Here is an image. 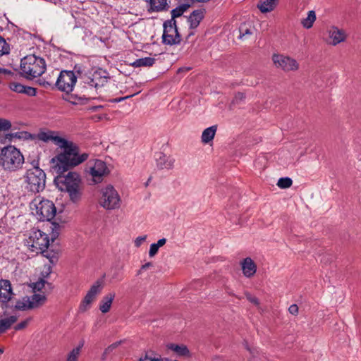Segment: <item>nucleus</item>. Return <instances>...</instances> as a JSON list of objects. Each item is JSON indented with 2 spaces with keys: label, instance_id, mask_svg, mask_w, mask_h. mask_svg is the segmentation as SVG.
I'll list each match as a JSON object with an SVG mask.
<instances>
[{
  "label": "nucleus",
  "instance_id": "obj_46",
  "mask_svg": "<svg viewBox=\"0 0 361 361\" xmlns=\"http://www.w3.org/2000/svg\"><path fill=\"white\" fill-rule=\"evenodd\" d=\"M159 248V247L155 243L152 244L150 245V248H149V257H152L154 256L157 253Z\"/></svg>",
  "mask_w": 361,
  "mask_h": 361
},
{
  "label": "nucleus",
  "instance_id": "obj_35",
  "mask_svg": "<svg viewBox=\"0 0 361 361\" xmlns=\"http://www.w3.org/2000/svg\"><path fill=\"white\" fill-rule=\"evenodd\" d=\"M9 50V45L6 43V40L0 36V56L8 54Z\"/></svg>",
  "mask_w": 361,
  "mask_h": 361
},
{
  "label": "nucleus",
  "instance_id": "obj_38",
  "mask_svg": "<svg viewBox=\"0 0 361 361\" xmlns=\"http://www.w3.org/2000/svg\"><path fill=\"white\" fill-rule=\"evenodd\" d=\"M11 128V123L4 118H0V130H8Z\"/></svg>",
  "mask_w": 361,
  "mask_h": 361
},
{
  "label": "nucleus",
  "instance_id": "obj_17",
  "mask_svg": "<svg viewBox=\"0 0 361 361\" xmlns=\"http://www.w3.org/2000/svg\"><path fill=\"white\" fill-rule=\"evenodd\" d=\"M241 269L244 276L251 278L257 271V265L250 257H246L240 262Z\"/></svg>",
  "mask_w": 361,
  "mask_h": 361
},
{
  "label": "nucleus",
  "instance_id": "obj_31",
  "mask_svg": "<svg viewBox=\"0 0 361 361\" xmlns=\"http://www.w3.org/2000/svg\"><path fill=\"white\" fill-rule=\"evenodd\" d=\"M316 20V14L314 11H310L308 12L307 18L302 20L301 23L302 26L307 29H310L312 27L314 22Z\"/></svg>",
  "mask_w": 361,
  "mask_h": 361
},
{
  "label": "nucleus",
  "instance_id": "obj_32",
  "mask_svg": "<svg viewBox=\"0 0 361 361\" xmlns=\"http://www.w3.org/2000/svg\"><path fill=\"white\" fill-rule=\"evenodd\" d=\"M190 7V5L188 4H183L180 5L179 6L175 8L171 11V19L175 20L176 18L181 16L185 11L188 10Z\"/></svg>",
  "mask_w": 361,
  "mask_h": 361
},
{
  "label": "nucleus",
  "instance_id": "obj_9",
  "mask_svg": "<svg viewBox=\"0 0 361 361\" xmlns=\"http://www.w3.org/2000/svg\"><path fill=\"white\" fill-rule=\"evenodd\" d=\"M78 78V74L74 68L73 71H61L54 85L59 90L68 94L73 90Z\"/></svg>",
  "mask_w": 361,
  "mask_h": 361
},
{
  "label": "nucleus",
  "instance_id": "obj_25",
  "mask_svg": "<svg viewBox=\"0 0 361 361\" xmlns=\"http://www.w3.org/2000/svg\"><path fill=\"white\" fill-rule=\"evenodd\" d=\"M279 0H261L257 4V8L262 13L272 11L277 5Z\"/></svg>",
  "mask_w": 361,
  "mask_h": 361
},
{
  "label": "nucleus",
  "instance_id": "obj_51",
  "mask_svg": "<svg viewBox=\"0 0 361 361\" xmlns=\"http://www.w3.org/2000/svg\"><path fill=\"white\" fill-rule=\"evenodd\" d=\"M166 242V238H161V239H159L157 243H155L159 247H162L163 245H165Z\"/></svg>",
  "mask_w": 361,
  "mask_h": 361
},
{
  "label": "nucleus",
  "instance_id": "obj_3",
  "mask_svg": "<svg viewBox=\"0 0 361 361\" xmlns=\"http://www.w3.org/2000/svg\"><path fill=\"white\" fill-rule=\"evenodd\" d=\"M60 134L59 131L47 129V135L42 137L45 140V143L51 142L61 149V153L54 158H77L80 152L78 145L61 136Z\"/></svg>",
  "mask_w": 361,
  "mask_h": 361
},
{
  "label": "nucleus",
  "instance_id": "obj_34",
  "mask_svg": "<svg viewBox=\"0 0 361 361\" xmlns=\"http://www.w3.org/2000/svg\"><path fill=\"white\" fill-rule=\"evenodd\" d=\"M292 179L288 177L280 178L277 182V186L282 189L288 188L292 185Z\"/></svg>",
  "mask_w": 361,
  "mask_h": 361
},
{
  "label": "nucleus",
  "instance_id": "obj_21",
  "mask_svg": "<svg viewBox=\"0 0 361 361\" xmlns=\"http://www.w3.org/2000/svg\"><path fill=\"white\" fill-rule=\"evenodd\" d=\"M47 301V297L44 294L35 293L28 296L30 310L37 309L42 306Z\"/></svg>",
  "mask_w": 361,
  "mask_h": 361
},
{
  "label": "nucleus",
  "instance_id": "obj_14",
  "mask_svg": "<svg viewBox=\"0 0 361 361\" xmlns=\"http://www.w3.org/2000/svg\"><path fill=\"white\" fill-rule=\"evenodd\" d=\"M13 295L11 282L8 280H0V303L2 307L6 308Z\"/></svg>",
  "mask_w": 361,
  "mask_h": 361
},
{
  "label": "nucleus",
  "instance_id": "obj_40",
  "mask_svg": "<svg viewBox=\"0 0 361 361\" xmlns=\"http://www.w3.org/2000/svg\"><path fill=\"white\" fill-rule=\"evenodd\" d=\"M46 283L47 282L44 279H40L39 281L33 283L32 288L35 291H40L44 288Z\"/></svg>",
  "mask_w": 361,
  "mask_h": 361
},
{
  "label": "nucleus",
  "instance_id": "obj_42",
  "mask_svg": "<svg viewBox=\"0 0 361 361\" xmlns=\"http://www.w3.org/2000/svg\"><path fill=\"white\" fill-rule=\"evenodd\" d=\"M122 343V341H116L110 345H109L104 352V355H108L111 352H112L114 349H116L121 343Z\"/></svg>",
  "mask_w": 361,
  "mask_h": 361
},
{
  "label": "nucleus",
  "instance_id": "obj_48",
  "mask_svg": "<svg viewBox=\"0 0 361 361\" xmlns=\"http://www.w3.org/2000/svg\"><path fill=\"white\" fill-rule=\"evenodd\" d=\"M289 312L293 315H297L298 314V307L296 304L291 305L288 308Z\"/></svg>",
  "mask_w": 361,
  "mask_h": 361
},
{
  "label": "nucleus",
  "instance_id": "obj_6",
  "mask_svg": "<svg viewBox=\"0 0 361 361\" xmlns=\"http://www.w3.org/2000/svg\"><path fill=\"white\" fill-rule=\"evenodd\" d=\"M31 209L35 211L39 221H51L56 215V209L54 204L39 197L34 199L31 203Z\"/></svg>",
  "mask_w": 361,
  "mask_h": 361
},
{
  "label": "nucleus",
  "instance_id": "obj_44",
  "mask_svg": "<svg viewBox=\"0 0 361 361\" xmlns=\"http://www.w3.org/2000/svg\"><path fill=\"white\" fill-rule=\"evenodd\" d=\"M245 296H246V298L252 303H253L254 305H259V300L255 297V296H252L250 293L248 292H246L245 293Z\"/></svg>",
  "mask_w": 361,
  "mask_h": 361
},
{
  "label": "nucleus",
  "instance_id": "obj_7",
  "mask_svg": "<svg viewBox=\"0 0 361 361\" xmlns=\"http://www.w3.org/2000/svg\"><path fill=\"white\" fill-rule=\"evenodd\" d=\"M99 204L106 210H114L120 208L121 199L114 186L108 185L100 190Z\"/></svg>",
  "mask_w": 361,
  "mask_h": 361
},
{
  "label": "nucleus",
  "instance_id": "obj_47",
  "mask_svg": "<svg viewBox=\"0 0 361 361\" xmlns=\"http://www.w3.org/2000/svg\"><path fill=\"white\" fill-rule=\"evenodd\" d=\"M245 98V94L243 92H238L235 94L233 102L238 103L240 101H243Z\"/></svg>",
  "mask_w": 361,
  "mask_h": 361
},
{
  "label": "nucleus",
  "instance_id": "obj_28",
  "mask_svg": "<svg viewBox=\"0 0 361 361\" xmlns=\"http://www.w3.org/2000/svg\"><path fill=\"white\" fill-rule=\"evenodd\" d=\"M216 130L217 126H212L204 129L202 133V142L205 144L211 142L214 139Z\"/></svg>",
  "mask_w": 361,
  "mask_h": 361
},
{
  "label": "nucleus",
  "instance_id": "obj_33",
  "mask_svg": "<svg viewBox=\"0 0 361 361\" xmlns=\"http://www.w3.org/2000/svg\"><path fill=\"white\" fill-rule=\"evenodd\" d=\"M156 164L159 169H169L173 166L172 159H156Z\"/></svg>",
  "mask_w": 361,
  "mask_h": 361
},
{
  "label": "nucleus",
  "instance_id": "obj_61",
  "mask_svg": "<svg viewBox=\"0 0 361 361\" xmlns=\"http://www.w3.org/2000/svg\"><path fill=\"white\" fill-rule=\"evenodd\" d=\"M229 294H230L231 295H234V296H235V295H234L233 293H232V292H230V293H229ZM235 297H236L237 298H239V299H240V298H239V297H238V296H236V295H235Z\"/></svg>",
  "mask_w": 361,
  "mask_h": 361
},
{
  "label": "nucleus",
  "instance_id": "obj_64",
  "mask_svg": "<svg viewBox=\"0 0 361 361\" xmlns=\"http://www.w3.org/2000/svg\"><path fill=\"white\" fill-rule=\"evenodd\" d=\"M150 180H151V178H148V180H147V182L146 185H147V184H148V182H149Z\"/></svg>",
  "mask_w": 361,
  "mask_h": 361
},
{
  "label": "nucleus",
  "instance_id": "obj_16",
  "mask_svg": "<svg viewBox=\"0 0 361 361\" xmlns=\"http://www.w3.org/2000/svg\"><path fill=\"white\" fill-rule=\"evenodd\" d=\"M329 37L331 39L330 44L336 46L346 39L347 35L345 32L337 27H331L329 30Z\"/></svg>",
  "mask_w": 361,
  "mask_h": 361
},
{
  "label": "nucleus",
  "instance_id": "obj_36",
  "mask_svg": "<svg viewBox=\"0 0 361 361\" xmlns=\"http://www.w3.org/2000/svg\"><path fill=\"white\" fill-rule=\"evenodd\" d=\"M80 353L79 348H73L68 355L66 361H77Z\"/></svg>",
  "mask_w": 361,
  "mask_h": 361
},
{
  "label": "nucleus",
  "instance_id": "obj_11",
  "mask_svg": "<svg viewBox=\"0 0 361 361\" xmlns=\"http://www.w3.org/2000/svg\"><path fill=\"white\" fill-rule=\"evenodd\" d=\"M271 59L275 67L284 72H295L299 69V63L295 59L290 56L280 54H274Z\"/></svg>",
  "mask_w": 361,
  "mask_h": 361
},
{
  "label": "nucleus",
  "instance_id": "obj_37",
  "mask_svg": "<svg viewBox=\"0 0 361 361\" xmlns=\"http://www.w3.org/2000/svg\"><path fill=\"white\" fill-rule=\"evenodd\" d=\"M9 87L13 92H16L18 93H23V90L24 89V85L19 82H13L10 83Z\"/></svg>",
  "mask_w": 361,
  "mask_h": 361
},
{
  "label": "nucleus",
  "instance_id": "obj_53",
  "mask_svg": "<svg viewBox=\"0 0 361 361\" xmlns=\"http://www.w3.org/2000/svg\"><path fill=\"white\" fill-rule=\"evenodd\" d=\"M153 264L152 262H147V263H145V264H143L142 267H141V270H146L148 268L152 267Z\"/></svg>",
  "mask_w": 361,
  "mask_h": 361
},
{
  "label": "nucleus",
  "instance_id": "obj_10",
  "mask_svg": "<svg viewBox=\"0 0 361 361\" xmlns=\"http://www.w3.org/2000/svg\"><path fill=\"white\" fill-rule=\"evenodd\" d=\"M163 43L167 45H174L180 43L181 37L178 32L176 21L167 20L164 23Z\"/></svg>",
  "mask_w": 361,
  "mask_h": 361
},
{
  "label": "nucleus",
  "instance_id": "obj_43",
  "mask_svg": "<svg viewBox=\"0 0 361 361\" xmlns=\"http://www.w3.org/2000/svg\"><path fill=\"white\" fill-rule=\"evenodd\" d=\"M54 82L50 81H46L44 79H39V84L44 87L48 88V87H52L54 88L55 87Z\"/></svg>",
  "mask_w": 361,
  "mask_h": 361
},
{
  "label": "nucleus",
  "instance_id": "obj_57",
  "mask_svg": "<svg viewBox=\"0 0 361 361\" xmlns=\"http://www.w3.org/2000/svg\"><path fill=\"white\" fill-rule=\"evenodd\" d=\"M88 157V154H86V153H83L82 154H80L78 156H77V158H87Z\"/></svg>",
  "mask_w": 361,
  "mask_h": 361
},
{
  "label": "nucleus",
  "instance_id": "obj_52",
  "mask_svg": "<svg viewBox=\"0 0 361 361\" xmlns=\"http://www.w3.org/2000/svg\"><path fill=\"white\" fill-rule=\"evenodd\" d=\"M135 94H131V95L123 97L116 98V99H114V102H120L123 101V100H125V99H126L128 98L132 97Z\"/></svg>",
  "mask_w": 361,
  "mask_h": 361
},
{
  "label": "nucleus",
  "instance_id": "obj_39",
  "mask_svg": "<svg viewBox=\"0 0 361 361\" xmlns=\"http://www.w3.org/2000/svg\"><path fill=\"white\" fill-rule=\"evenodd\" d=\"M279 165H281L283 169H291L295 166V162L288 161V159H279Z\"/></svg>",
  "mask_w": 361,
  "mask_h": 361
},
{
  "label": "nucleus",
  "instance_id": "obj_63",
  "mask_svg": "<svg viewBox=\"0 0 361 361\" xmlns=\"http://www.w3.org/2000/svg\"><path fill=\"white\" fill-rule=\"evenodd\" d=\"M3 352H4V351H3V350H1V349L0 348V354H2V353H3Z\"/></svg>",
  "mask_w": 361,
  "mask_h": 361
},
{
  "label": "nucleus",
  "instance_id": "obj_29",
  "mask_svg": "<svg viewBox=\"0 0 361 361\" xmlns=\"http://www.w3.org/2000/svg\"><path fill=\"white\" fill-rule=\"evenodd\" d=\"M18 319L14 315L9 316L4 319H0V334L4 333L6 330L13 324Z\"/></svg>",
  "mask_w": 361,
  "mask_h": 361
},
{
  "label": "nucleus",
  "instance_id": "obj_2",
  "mask_svg": "<svg viewBox=\"0 0 361 361\" xmlns=\"http://www.w3.org/2000/svg\"><path fill=\"white\" fill-rule=\"evenodd\" d=\"M85 159H51V169L57 175L59 183L61 184V190H66L73 202H77L81 197V180L80 176L73 172H69L67 176L61 175L78 166Z\"/></svg>",
  "mask_w": 361,
  "mask_h": 361
},
{
  "label": "nucleus",
  "instance_id": "obj_19",
  "mask_svg": "<svg viewBox=\"0 0 361 361\" xmlns=\"http://www.w3.org/2000/svg\"><path fill=\"white\" fill-rule=\"evenodd\" d=\"M25 159H0V166L5 170L14 171L20 169Z\"/></svg>",
  "mask_w": 361,
  "mask_h": 361
},
{
  "label": "nucleus",
  "instance_id": "obj_22",
  "mask_svg": "<svg viewBox=\"0 0 361 361\" xmlns=\"http://www.w3.org/2000/svg\"><path fill=\"white\" fill-rule=\"evenodd\" d=\"M116 293L111 292L104 295L100 301L99 310L102 313H107L109 312L113 300H114Z\"/></svg>",
  "mask_w": 361,
  "mask_h": 361
},
{
  "label": "nucleus",
  "instance_id": "obj_27",
  "mask_svg": "<svg viewBox=\"0 0 361 361\" xmlns=\"http://www.w3.org/2000/svg\"><path fill=\"white\" fill-rule=\"evenodd\" d=\"M255 27L250 23H243L239 27V38L243 39L252 35L254 32Z\"/></svg>",
  "mask_w": 361,
  "mask_h": 361
},
{
  "label": "nucleus",
  "instance_id": "obj_62",
  "mask_svg": "<svg viewBox=\"0 0 361 361\" xmlns=\"http://www.w3.org/2000/svg\"><path fill=\"white\" fill-rule=\"evenodd\" d=\"M53 225L54 226V228L56 227V226H59V224L54 223Z\"/></svg>",
  "mask_w": 361,
  "mask_h": 361
},
{
  "label": "nucleus",
  "instance_id": "obj_41",
  "mask_svg": "<svg viewBox=\"0 0 361 361\" xmlns=\"http://www.w3.org/2000/svg\"><path fill=\"white\" fill-rule=\"evenodd\" d=\"M23 93L32 97L36 95L37 90L35 87L24 85Z\"/></svg>",
  "mask_w": 361,
  "mask_h": 361
},
{
  "label": "nucleus",
  "instance_id": "obj_59",
  "mask_svg": "<svg viewBox=\"0 0 361 361\" xmlns=\"http://www.w3.org/2000/svg\"><path fill=\"white\" fill-rule=\"evenodd\" d=\"M58 235H59V233H55L54 232H53V235H52V236H51V240H52V241H54V239L58 236Z\"/></svg>",
  "mask_w": 361,
  "mask_h": 361
},
{
  "label": "nucleus",
  "instance_id": "obj_8",
  "mask_svg": "<svg viewBox=\"0 0 361 361\" xmlns=\"http://www.w3.org/2000/svg\"><path fill=\"white\" fill-rule=\"evenodd\" d=\"M27 245L32 252L43 254L50 243L49 235L40 230H32L27 240Z\"/></svg>",
  "mask_w": 361,
  "mask_h": 361
},
{
  "label": "nucleus",
  "instance_id": "obj_26",
  "mask_svg": "<svg viewBox=\"0 0 361 361\" xmlns=\"http://www.w3.org/2000/svg\"><path fill=\"white\" fill-rule=\"evenodd\" d=\"M168 348L170 349L171 350L175 352L178 356L187 357H190V350L185 345H183V344L178 345V344L171 343L168 345Z\"/></svg>",
  "mask_w": 361,
  "mask_h": 361
},
{
  "label": "nucleus",
  "instance_id": "obj_49",
  "mask_svg": "<svg viewBox=\"0 0 361 361\" xmlns=\"http://www.w3.org/2000/svg\"><path fill=\"white\" fill-rule=\"evenodd\" d=\"M147 238V235L139 236L135 240V245L138 247Z\"/></svg>",
  "mask_w": 361,
  "mask_h": 361
},
{
  "label": "nucleus",
  "instance_id": "obj_18",
  "mask_svg": "<svg viewBox=\"0 0 361 361\" xmlns=\"http://www.w3.org/2000/svg\"><path fill=\"white\" fill-rule=\"evenodd\" d=\"M6 308L12 310L25 311L30 310L28 304V296L23 297L20 299L15 300L13 297L11 301L8 303Z\"/></svg>",
  "mask_w": 361,
  "mask_h": 361
},
{
  "label": "nucleus",
  "instance_id": "obj_58",
  "mask_svg": "<svg viewBox=\"0 0 361 361\" xmlns=\"http://www.w3.org/2000/svg\"><path fill=\"white\" fill-rule=\"evenodd\" d=\"M246 348H247V350H249V351H250V353L251 354H252L253 355H255V350H252V349H251V348H250L247 345H246Z\"/></svg>",
  "mask_w": 361,
  "mask_h": 361
},
{
  "label": "nucleus",
  "instance_id": "obj_55",
  "mask_svg": "<svg viewBox=\"0 0 361 361\" xmlns=\"http://www.w3.org/2000/svg\"><path fill=\"white\" fill-rule=\"evenodd\" d=\"M84 343H85L84 341H81L79 343L78 346H77V347L75 348H79V352H80V351H81V348H82L83 347V345H84Z\"/></svg>",
  "mask_w": 361,
  "mask_h": 361
},
{
  "label": "nucleus",
  "instance_id": "obj_24",
  "mask_svg": "<svg viewBox=\"0 0 361 361\" xmlns=\"http://www.w3.org/2000/svg\"><path fill=\"white\" fill-rule=\"evenodd\" d=\"M2 157L5 158H23V156L20 153V152L14 146L8 145L7 147H4L1 149Z\"/></svg>",
  "mask_w": 361,
  "mask_h": 361
},
{
  "label": "nucleus",
  "instance_id": "obj_56",
  "mask_svg": "<svg viewBox=\"0 0 361 361\" xmlns=\"http://www.w3.org/2000/svg\"><path fill=\"white\" fill-rule=\"evenodd\" d=\"M155 360L152 359H148L147 356L146 355L145 357H141L138 361H154Z\"/></svg>",
  "mask_w": 361,
  "mask_h": 361
},
{
  "label": "nucleus",
  "instance_id": "obj_12",
  "mask_svg": "<svg viewBox=\"0 0 361 361\" xmlns=\"http://www.w3.org/2000/svg\"><path fill=\"white\" fill-rule=\"evenodd\" d=\"M102 288V282L100 281H97L91 286L80 305L79 310L81 312H84L90 308L91 303L94 300L97 295L101 293Z\"/></svg>",
  "mask_w": 361,
  "mask_h": 361
},
{
  "label": "nucleus",
  "instance_id": "obj_5",
  "mask_svg": "<svg viewBox=\"0 0 361 361\" xmlns=\"http://www.w3.org/2000/svg\"><path fill=\"white\" fill-rule=\"evenodd\" d=\"M33 168L28 169L26 173V188L32 192H39L45 188L46 174L39 168L38 160L32 161Z\"/></svg>",
  "mask_w": 361,
  "mask_h": 361
},
{
  "label": "nucleus",
  "instance_id": "obj_15",
  "mask_svg": "<svg viewBox=\"0 0 361 361\" xmlns=\"http://www.w3.org/2000/svg\"><path fill=\"white\" fill-rule=\"evenodd\" d=\"M47 129H40L37 134H32L27 131H21L10 133L8 135V136L9 137V140H11L12 138H17L19 140H38L44 142L45 140H44L42 137L47 135Z\"/></svg>",
  "mask_w": 361,
  "mask_h": 361
},
{
  "label": "nucleus",
  "instance_id": "obj_45",
  "mask_svg": "<svg viewBox=\"0 0 361 361\" xmlns=\"http://www.w3.org/2000/svg\"><path fill=\"white\" fill-rule=\"evenodd\" d=\"M30 320V319H25V320H24V321H23V322H21L18 323V324L15 326V329H16V330H17V331H18V330H21V329H24V328H25V327L27 326V324H28V323H29Z\"/></svg>",
  "mask_w": 361,
  "mask_h": 361
},
{
  "label": "nucleus",
  "instance_id": "obj_50",
  "mask_svg": "<svg viewBox=\"0 0 361 361\" xmlns=\"http://www.w3.org/2000/svg\"><path fill=\"white\" fill-rule=\"evenodd\" d=\"M45 256H46L47 258H49V261H50V262H51L52 264H54L57 262V260H58L57 257H56V256H55V255H52V256H51V257H49V256H48V255H45Z\"/></svg>",
  "mask_w": 361,
  "mask_h": 361
},
{
  "label": "nucleus",
  "instance_id": "obj_30",
  "mask_svg": "<svg viewBox=\"0 0 361 361\" xmlns=\"http://www.w3.org/2000/svg\"><path fill=\"white\" fill-rule=\"evenodd\" d=\"M155 63V59L152 57L140 58L135 60L131 65L133 67H151Z\"/></svg>",
  "mask_w": 361,
  "mask_h": 361
},
{
  "label": "nucleus",
  "instance_id": "obj_54",
  "mask_svg": "<svg viewBox=\"0 0 361 361\" xmlns=\"http://www.w3.org/2000/svg\"><path fill=\"white\" fill-rule=\"evenodd\" d=\"M0 73L11 74V71L6 68H0Z\"/></svg>",
  "mask_w": 361,
  "mask_h": 361
},
{
  "label": "nucleus",
  "instance_id": "obj_20",
  "mask_svg": "<svg viewBox=\"0 0 361 361\" xmlns=\"http://www.w3.org/2000/svg\"><path fill=\"white\" fill-rule=\"evenodd\" d=\"M204 9H197L192 11L189 16L188 20L190 23V28L195 29L197 27L200 23L204 17Z\"/></svg>",
  "mask_w": 361,
  "mask_h": 361
},
{
  "label": "nucleus",
  "instance_id": "obj_1",
  "mask_svg": "<svg viewBox=\"0 0 361 361\" xmlns=\"http://www.w3.org/2000/svg\"><path fill=\"white\" fill-rule=\"evenodd\" d=\"M74 69L78 74L79 84L77 88L80 92L68 96L67 100L73 104H82L85 101L94 99L97 90L109 79V73L100 68L85 71L81 65L76 64Z\"/></svg>",
  "mask_w": 361,
  "mask_h": 361
},
{
  "label": "nucleus",
  "instance_id": "obj_13",
  "mask_svg": "<svg viewBox=\"0 0 361 361\" xmlns=\"http://www.w3.org/2000/svg\"><path fill=\"white\" fill-rule=\"evenodd\" d=\"M88 172L92 177V180L98 183L102 181L103 177L109 173V170L104 161L95 159L94 165L88 167Z\"/></svg>",
  "mask_w": 361,
  "mask_h": 361
},
{
  "label": "nucleus",
  "instance_id": "obj_23",
  "mask_svg": "<svg viewBox=\"0 0 361 361\" xmlns=\"http://www.w3.org/2000/svg\"><path fill=\"white\" fill-rule=\"evenodd\" d=\"M149 4V12H160L166 9L167 6L166 0H146Z\"/></svg>",
  "mask_w": 361,
  "mask_h": 361
},
{
  "label": "nucleus",
  "instance_id": "obj_60",
  "mask_svg": "<svg viewBox=\"0 0 361 361\" xmlns=\"http://www.w3.org/2000/svg\"><path fill=\"white\" fill-rule=\"evenodd\" d=\"M50 272H51V267H50V266H49V267H48V271L47 272V275H49V274H50Z\"/></svg>",
  "mask_w": 361,
  "mask_h": 361
},
{
  "label": "nucleus",
  "instance_id": "obj_4",
  "mask_svg": "<svg viewBox=\"0 0 361 361\" xmlns=\"http://www.w3.org/2000/svg\"><path fill=\"white\" fill-rule=\"evenodd\" d=\"M20 70L22 75L32 79L42 75L46 70V63L44 59L35 55H28L21 60Z\"/></svg>",
  "mask_w": 361,
  "mask_h": 361
}]
</instances>
